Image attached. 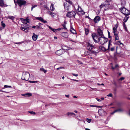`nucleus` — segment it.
I'll return each mask as SVG.
<instances>
[{"instance_id": "obj_33", "label": "nucleus", "mask_w": 130, "mask_h": 130, "mask_svg": "<svg viewBox=\"0 0 130 130\" xmlns=\"http://www.w3.org/2000/svg\"><path fill=\"white\" fill-rule=\"evenodd\" d=\"M129 18V17H126V16H125L124 19H123V21L124 22H126L128 20V18Z\"/></svg>"}, {"instance_id": "obj_58", "label": "nucleus", "mask_w": 130, "mask_h": 130, "mask_svg": "<svg viewBox=\"0 0 130 130\" xmlns=\"http://www.w3.org/2000/svg\"><path fill=\"white\" fill-rule=\"evenodd\" d=\"M37 6L36 5H35L34 6H32V7H31V11H32V9H33L35 8V7H36V6Z\"/></svg>"}, {"instance_id": "obj_26", "label": "nucleus", "mask_w": 130, "mask_h": 130, "mask_svg": "<svg viewBox=\"0 0 130 130\" xmlns=\"http://www.w3.org/2000/svg\"><path fill=\"white\" fill-rule=\"evenodd\" d=\"M113 32L114 35H118L119 33V32L117 31V29L116 30H113Z\"/></svg>"}, {"instance_id": "obj_20", "label": "nucleus", "mask_w": 130, "mask_h": 130, "mask_svg": "<svg viewBox=\"0 0 130 130\" xmlns=\"http://www.w3.org/2000/svg\"><path fill=\"white\" fill-rule=\"evenodd\" d=\"M68 116H73V117L76 116L75 114L73 112H68L67 113Z\"/></svg>"}, {"instance_id": "obj_64", "label": "nucleus", "mask_w": 130, "mask_h": 130, "mask_svg": "<svg viewBox=\"0 0 130 130\" xmlns=\"http://www.w3.org/2000/svg\"><path fill=\"white\" fill-rule=\"evenodd\" d=\"M119 66L118 65V64H117L115 65V68H117V67H119Z\"/></svg>"}, {"instance_id": "obj_51", "label": "nucleus", "mask_w": 130, "mask_h": 130, "mask_svg": "<svg viewBox=\"0 0 130 130\" xmlns=\"http://www.w3.org/2000/svg\"><path fill=\"white\" fill-rule=\"evenodd\" d=\"M36 28L37 29H40V28L39 27V25L38 24V25H36Z\"/></svg>"}, {"instance_id": "obj_27", "label": "nucleus", "mask_w": 130, "mask_h": 130, "mask_svg": "<svg viewBox=\"0 0 130 130\" xmlns=\"http://www.w3.org/2000/svg\"><path fill=\"white\" fill-rule=\"evenodd\" d=\"M123 25L124 27V29L125 30V31H128V30L127 29V28L126 26V25L124 23H123Z\"/></svg>"}, {"instance_id": "obj_38", "label": "nucleus", "mask_w": 130, "mask_h": 130, "mask_svg": "<svg viewBox=\"0 0 130 130\" xmlns=\"http://www.w3.org/2000/svg\"><path fill=\"white\" fill-rule=\"evenodd\" d=\"M1 23V25L4 28L5 27L6 25L4 23H3V22H2Z\"/></svg>"}, {"instance_id": "obj_57", "label": "nucleus", "mask_w": 130, "mask_h": 130, "mask_svg": "<svg viewBox=\"0 0 130 130\" xmlns=\"http://www.w3.org/2000/svg\"><path fill=\"white\" fill-rule=\"evenodd\" d=\"M26 20V23L27 24V23H29V19H27V18H26L25 19Z\"/></svg>"}, {"instance_id": "obj_7", "label": "nucleus", "mask_w": 130, "mask_h": 130, "mask_svg": "<svg viewBox=\"0 0 130 130\" xmlns=\"http://www.w3.org/2000/svg\"><path fill=\"white\" fill-rule=\"evenodd\" d=\"M64 6L65 10L67 11L72 10L71 8L72 7L71 5H70V4H67V3H64Z\"/></svg>"}, {"instance_id": "obj_34", "label": "nucleus", "mask_w": 130, "mask_h": 130, "mask_svg": "<svg viewBox=\"0 0 130 130\" xmlns=\"http://www.w3.org/2000/svg\"><path fill=\"white\" fill-rule=\"evenodd\" d=\"M104 38V39H103V41L104 42H103V43L104 44L106 42H107L108 41V38H106L105 37V38Z\"/></svg>"}, {"instance_id": "obj_23", "label": "nucleus", "mask_w": 130, "mask_h": 130, "mask_svg": "<svg viewBox=\"0 0 130 130\" xmlns=\"http://www.w3.org/2000/svg\"><path fill=\"white\" fill-rule=\"evenodd\" d=\"M38 25L40 28L42 29H43V28L44 27V26L43 25V24H42L41 23H39L38 24Z\"/></svg>"}, {"instance_id": "obj_17", "label": "nucleus", "mask_w": 130, "mask_h": 130, "mask_svg": "<svg viewBox=\"0 0 130 130\" xmlns=\"http://www.w3.org/2000/svg\"><path fill=\"white\" fill-rule=\"evenodd\" d=\"M37 20L41 21L43 22L44 23L47 22V21L44 20V19L41 17H37Z\"/></svg>"}, {"instance_id": "obj_6", "label": "nucleus", "mask_w": 130, "mask_h": 130, "mask_svg": "<svg viewBox=\"0 0 130 130\" xmlns=\"http://www.w3.org/2000/svg\"><path fill=\"white\" fill-rule=\"evenodd\" d=\"M69 50V49H63V48H62L59 50H58L56 51L55 53L56 54L60 56L63 54L64 53V50Z\"/></svg>"}, {"instance_id": "obj_4", "label": "nucleus", "mask_w": 130, "mask_h": 130, "mask_svg": "<svg viewBox=\"0 0 130 130\" xmlns=\"http://www.w3.org/2000/svg\"><path fill=\"white\" fill-rule=\"evenodd\" d=\"M76 14V13L75 11H72L68 12L67 14H66V15L67 17L69 18L73 17L75 18Z\"/></svg>"}, {"instance_id": "obj_55", "label": "nucleus", "mask_w": 130, "mask_h": 130, "mask_svg": "<svg viewBox=\"0 0 130 130\" xmlns=\"http://www.w3.org/2000/svg\"><path fill=\"white\" fill-rule=\"evenodd\" d=\"M25 28V30H27L26 31H25V32H26L28 31V30L29 29V27H26Z\"/></svg>"}, {"instance_id": "obj_61", "label": "nucleus", "mask_w": 130, "mask_h": 130, "mask_svg": "<svg viewBox=\"0 0 130 130\" xmlns=\"http://www.w3.org/2000/svg\"><path fill=\"white\" fill-rule=\"evenodd\" d=\"M44 8H45L46 9H49V8L48 7H47L46 5H44Z\"/></svg>"}, {"instance_id": "obj_5", "label": "nucleus", "mask_w": 130, "mask_h": 130, "mask_svg": "<svg viewBox=\"0 0 130 130\" xmlns=\"http://www.w3.org/2000/svg\"><path fill=\"white\" fill-rule=\"evenodd\" d=\"M30 75L29 73L27 72H25L23 75L22 79L26 81L28 80L30 77Z\"/></svg>"}, {"instance_id": "obj_25", "label": "nucleus", "mask_w": 130, "mask_h": 130, "mask_svg": "<svg viewBox=\"0 0 130 130\" xmlns=\"http://www.w3.org/2000/svg\"><path fill=\"white\" fill-rule=\"evenodd\" d=\"M85 34L86 35H87L89 32V30L87 28H85Z\"/></svg>"}, {"instance_id": "obj_14", "label": "nucleus", "mask_w": 130, "mask_h": 130, "mask_svg": "<svg viewBox=\"0 0 130 130\" xmlns=\"http://www.w3.org/2000/svg\"><path fill=\"white\" fill-rule=\"evenodd\" d=\"M114 58L116 59H117L118 57H120L121 56L120 54L117 52V51L114 54Z\"/></svg>"}, {"instance_id": "obj_54", "label": "nucleus", "mask_w": 130, "mask_h": 130, "mask_svg": "<svg viewBox=\"0 0 130 130\" xmlns=\"http://www.w3.org/2000/svg\"><path fill=\"white\" fill-rule=\"evenodd\" d=\"M107 96L112 97V95L111 93H109L108 95H107Z\"/></svg>"}, {"instance_id": "obj_30", "label": "nucleus", "mask_w": 130, "mask_h": 130, "mask_svg": "<svg viewBox=\"0 0 130 130\" xmlns=\"http://www.w3.org/2000/svg\"><path fill=\"white\" fill-rule=\"evenodd\" d=\"M115 27L113 28V30H116L117 29V28L118 27V26L117 25V23L114 25Z\"/></svg>"}, {"instance_id": "obj_52", "label": "nucleus", "mask_w": 130, "mask_h": 130, "mask_svg": "<svg viewBox=\"0 0 130 130\" xmlns=\"http://www.w3.org/2000/svg\"><path fill=\"white\" fill-rule=\"evenodd\" d=\"M62 26L65 29L67 30V28L66 27V25L65 24H62Z\"/></svg>"}, {"instance_id": "obj_49", "label": "nucleus", "mask_w": 130, "mask_h": 130, "mask_svg": "<svg viewBox=\"0 0 130 130\" xmlns=\"http://www.w3.org/2000/svg\"><path fill=\"white\" fill-rule=\"evenodd\" d=\"M29 82H30V83H37L38 82L37 81H29Z\"/></svg>"}, {"instance_id": "obj_50", "label": "nucleus", "mask_w": 130, "mask_h": 130, "mask_svg": "<svg viewBox=\"0 0 130 130\" xmlns=\"http://www.w3.org/2000/svg\"><path fill=\"white\" fill-rule=\"evenodd\" d=\"M108 37L109 38H111V37L110 36V33L109 32V31H108Z\"/></svg>"}, {"instance_id": "obj_3", "label": "nucleus", "mask_w": 130, "mask_h": 130, "mask_svg": "<svg viewBox=\"0 0 130 130\" xmlns=\"http://www.w3.org/2000/svg\"><path fill=\"white\" fill-rule=\"evenodd\" d=\"M120 10L121 11V12L125 15L128 16L130 14V11L124 7H122L120 9Z\"/></svg>"}, {"instance_id": "obj_15", "label": "nucleus", "mask_w": 130, "mask_h": 130, "mask_svg": "<svg viewBox=\"0 0 130 130\" xmlns=\"http://www.w3.org/2000/svg\"><path fill=\"white\" fill-rule=\"evenodd\" d=\"M60 35L63 37L66 38H67L68 36V35L67 32H62Z\"/></svg>"}, {"instance_id": "obj_63", "label": "nucleus", "mask_w": 130, "mask_h": 130, "mask_svg": "<svg viewBox=\"0 0 130 130\" xmlns=\"http://www.w3.org/2000/svg\"><path fill=\"white\" fill-rule=\"evenodd\" d=\"M99 102H100L101 101V100L100 99H98V98H96V99Z\"/></svg>"}, {"instance_id": "obj_36", "label": "nucleus", "mask_w": 130, "mask_h": 130, "mask_svg": "<svg viewBox=\"0 0 130 130\" xmlns=\"http://www.w3.org/2000/svg\"><path fill=\"white\" fill-rule=\"evenodd\" d=\"M90 106L91 107H102V106H99L94 105H90Z\"/></svg>"}, {"instance_id": "obj_21", "label": "nucleus", "mask_w": 130, "mask_h": 130, "mask_svg": "<svg viewBox=\"0 0 130 130\" xmlns=\"http://www.w3.org/2000/svg\"><path fill=\"white\" fill-rule=\"evenodd\" d=\"M70 31L72 33L75 34L76 33V31L72 27H71V28L70 29Z\"/></svg>"}, {"instance_id": "obj_59", "label": "nucleus", "mask_w": 130, "mask_h": 130, "mask_svg": "<svg viewBox=\"0 0 130 130\" xmlns=\"http://www.w3.org/2000/svg\"><path fill=\"white\" fill-rule=\"evenodd\" d=\"M21 30H23V31H24L25 30V27H21Z\"/></svg>"}, {"instance_id": "obj_48", "label": "nucleus", "mask_w": 130, "mask_h": 130, "mask_svg": "<svg viewBox=\"0 0 130 130\" xmlns=\"http://www.w3.org/2000/svg\"><path fill=\"white\" fill-rule=\"evenodd\" d=\"M26 20L25 19H24L23 20L22 22L24 24H27L26 23Z\"/></svg>"}, {"instance_id": "obj_37", "label": "nucleus", "mask_w": 130, "mask_h": 130, "mask_svg": "<svg viewBox=\"0 0 130 130\" xmlns=\"http://www.w3.org/2000/svg\"><path fill=\"white\" fill-rule=\"evenodd\" d=\"M90 54V53L88 51H85V54L86 55H89Z\"/></svg>"}, {"instance_id": "obj_43", "label": "nucleus", "mask_w": 130, "mask_h": 130, "mask_svg": "<svg viewBox=\"0 0 130 130\" xmlns=\"http://www.w3.org/2000/svg\"><path fill=\"white\" fill-rule=\"evenodd\" d=\"M126 3V2L124 1H123L121 2V4L122 5H124Z\"/></svg>"}, {"instance_id": "obj_53", "label": "nucleus", "mask_w": 130, "mask_h": 130, "mask_svg": "<svg viewBox=\"0 0 130 130\" xmlns=\"http://www.w3.org/2000/svg\"><path fill=\"white\" fill-rule=\"evenodd\" d=\"M110 51H114L115 50V47H111L110 48Z\"/></svg>"}, {"instance_id": "obj_16", "label": "nucleus", "mask_w": 130, "mask_h": 130, "mask_svg": "<svg viewBox=\"0 0 130 130\" xmlns=\"http://www.w3.org/2000/svg\"><path fill=\"white\" fill-rule=\"evenodd\" d=\"M8 6L6 4L4 3L3 0H1V6L2 7H6Z\"/></svg>"}, {"instance_id": "obj_32", "label": "nucleus", "mask_w": 130, "mask_h": 130, "mask_svg": "<svg viewBox=\"0 0 130 130\" xmlns=\"http://www.w3.org/2000/svg\"><path fill=\"white\" fill-rule=\"evenodd\" d=\"M14 17L13 16H8L7 17V18L10 19L12 20H14Z\"/></svg>"}, {"instance_id": "obj_45", "label": "nucleus", "mask_w": 130, "mask_h": 130, "mask_svg": "<svg viewBox=\"0 0 130 130\" xmlns=\"http://www.w3.org/2000/svg\"><path fill=\"white\" fill-rule=\"evenodd\" d=\"M28 112L29 113H30L31 114H33V115H35L36 114V113L35 112H34L33 111H28Z\"/></svg>"}, {"instance_id": "obj_11", "label": "nucleus", "mask_w": 130, "mask_h": 130, "mask_svg": "<svg viewBox=\"0 0 130 130\" xmlns=\"http://www.w3.org/2000/svg\"><path fill=\"white\" fill-rule=\"evenodd\" d=\"M101 20V18L99 16H96L94 18V21L95 23H98L99 21Z\"/></svg>"}, {"instance_id": "obj_13", "label": "nucleus", "mask_w": 130, "mask_h": 130, "mask_svg": "<svg viewBox=\"0 0 130 130\" xmlns=\"http://www.w3.org/2000/svg\"><path fill=\"white\" fill-rule=\"evenodd\" d=\"M103 3L102 4H101L100 6V9H101L102 8L104 7H107L108 6L110 5V4L108 3Z\"/></svg>"}, {"instance_id": "obj_28", "label": "nucleus", "mask_w": 130, "mask_h": 130, "mask_svg": "<svg viewBox=\"0 0 130 130\" xmlns=\"http://www.w3.org/2000/svg\"><path fill=\"white\" fill-rule=\"evenodd\" d=\"M80 10H79V9L78 8V11L79 12H83L82 13V14H85V12H84L83 11V10L81 8H80Z\"/></svg>"}, {"instance_id": "obj_56", "label": "nucleus", "mask_w": 130, "mask_h": 130, "mask_svg": "<svg viewBox=\"0 0 130 130\" xmlns=\"http://www.w3.org/2000/svg\"><path fill=\"white\" fill-rule=\"evenodd\" d=\"M77 62L80 64H83V63L82 62L80 61L79 60H77Z\"/></svg>"}, {"instance_id": "obj_47", "label": "nucleus", "mask_w": 130, "mask_h": 130, "mask_svg": "<svg viewBox=\"0 0 130 130\" xmlns=\"http://www.w3.org/2000/svg\"><path fill=\"white\" fill-rule=\"evenodd\" d=\"M120 41H118L117 42H116L115 43H114V44H116L118 45H119L120 44Z\"/></svg>"}, {"instance_id": "obj_9", "label": "nucleus", "mask_w": 130, "mask_h": 130, "mask_svg": "<svg viewBox=\"0 0 130 130\" xmlns=\"http://www.w3.org/2000/svg\"><path fill=\"white\" fill-rule=\"evenodd\" d=\"M97 31L98 33L97 36L98 37H99V36L102 37V38H105V37L103 35V32L100 28H99L97 29Z\"/></svg>"}, {"instance_id": "obj_35", "label": "nucleus", "mask_w": 130, "mask_h": 130, "mask_svg": "<svg viewBox=\"0 0 130 130\" xmlns=\"http://www.w3.org/2000/svg\"><path fill=\"white\" fill-rule=\"evenodd\" d=\"M40 70L41 71H42L44 73H46L47 72V71L46 70L44 69L43 68H41L40 69Z\"/></svg>"}, {"instance_id": "obj_12", "label": "nucleus", "mask_w": 130, "mask_h": 130, "mask_svg": "<svg viewBox=\"0 0 130 130\" xmlns=\"http://www.w3.org/2000/svg\"><path fill=\"white\" fill-rule=\"evenodd\" d=\"M47 26L51 30L54 32H56V30L59 31L61 29V28H60L58 29H54L52 28L51 27L48 25H47Z\"/></svg>"}, {"instance_id": "obj_2", "label": "nucleus", "mask_w": 130, "mask_h": 130, "mask_svg": "<svg viewBox=\"0 0 130 130\" xmlns=\"http://www.w3.org/2000/svg\"><path fill=\"white\" fill-rule=\"evenodd\" d=\"M91 36L94 41V42L95 43H98L99 41L101 44H104L103 41L101 40V38H102V37H100L99 38V37L95 33L92 34Z\"/></svg>"}, {"instance_id": "obj_29", "label": "nucleus", "mask_w": 130, "mask_h": 130, "mask_svg": "<svg viewBox=\"0 0 130 130\" xmlns=\"http://www.w3.org/2000/svg\"><path fill=\"white\" fill-rule=\"evenodd\" d=\"M65 0L66 1V3H67V4H70V5L72 3V2L70 0Z\"/></svg>"}, {"instance_id": "obj_60", "label": "nucleus", "mask_w": 130, "mask_h": 130, "mask_svg": "<svg viewBox=\"0 0 130 130\" xmlns=\"http://www.w3.org/2000/svg\"><path fill=\"white\" fill-rule=\"evenodd\" d=\"M72 75L74 76H75L76 77H77L78 76V75L77 74H74V73H72Z\"/></svg>"}, {"instance_id": "obj_39", "label": "nucleus", "mask_w": 130, "mask_h": 130, "mask_svg": "<svg viewBox=\"0 0 130 130\" xmlns=\"http://www.w3.org/2000/svg\"><path fill=\"white\" fill-rule=\"evenodd\" d=\"M91 120L92 119H91L87 118L86 119L87 122L88 123H90L91 122Z\"/></svg>"}, {"instance_id": "obj_44", "label": "nucleus", "mask_w": 130, "mask_h": 130, "mask_svg": "<svg viewBox=\"0 0 130 130\" xmlns=\"http://www.w3.org/2000/svg\"><path fill=\"white\" fill-rule=\"evenodd\" d=\"M48 13L51 15H53V16L54 15H53L54 14V13L50 11H49L48 12Z\"/></svg>"}, {"instance_id": "obj_46", "label": "nucleus", "mask_w": 130, "mask_h": 130, "mask_svg": "<svg viewBox=\"0 0 130 130\" xmlns=\"http://www.w3.org/2000/svg\"><path fill=\"white\" fill-rule=\"evenodd\" d=\"M115 40H119V38L118 36V35H115Z\"/></svg>"}, {"instance_id": "obj_1", "label": "nucleus", "mask_w": 130, "mask_h": 130, "mask_svg": "<svg viewBox=\"0 0 130 130\" xmlns=\"http://www.w3.org/2000/svg\"><path fill=\"white\" fill-rule=\"evenodd\" d=\"M87 49L91 54H98L99 52V49L96 47L89 42H87Z\"/></svg>"}, {"instance_id": "obj_8", "label": "nucleus", "mask_w": 130, "mask_h": 130, "mask_svg": "<svg viewBox=\"0 0 130 130\" xmlns=\"http://www.w3.org/2000/svg\"><path fill=\"white\" fill-rule=\"evenodd\" d=\"M17 3L20 7H21L22 6L25 5L26 3V2L23 0H18Z\"/></svg>"}, {"instance_id": "obj_24", "label": "nucleus", "mask_w": 130, "mask_h": 130, "mask_svg": "<svg viewBox=\"0 0 130 130\" xmlns=\"http://www.w3.org/2000/svg\"><path fill=\"white\" fill-rule=\"evenodd\" d=\"M99 48L104 51H106L107 50L104 47L102 46H99Z\"/></svg>"}, {"instance_id": "obj_31", "label": "nucleus", "mask_w": 130, "mask_h": 130, "mask_svg": "<svg viewBox=\"0 0 130 130\" xmlns=\"http://www.w3.org/2000/svg\"><path fill=\"white\" fill-rule=\"evenodd\" d=\"M124 111V110L121 108H119L115 110V111H116V112H122L123 111Z\"/></svg>"}, {"instance_id": "obj_40", "label": "nucleus", "mask_w": 130, "mask_h": 130, "mask_svg": "<svg viewBox=\"0 0 130 130\" xmlns=\"http://www.w3.org/2000/svg\"><path fill=\"white\" fill-rule=\"evenodd\" d=\"M125 79V78L123 77H122L120 78L118 80V81H122L123 80Z\"/></svg>"}, {"instance_id": "obj_62", "label": "nucleus", "mask_w": 130, "mask_h": 130, "mask_svg": "<svg viewBox=\"0 0 130 130\" xmlns=\"http://www.w3.org/2000/svg\"><path fill=\"white\" fill-rule=\"evenodd\" d=\"M116 112L115 111V110L113 112L111 113V115H113V114L115 113Z\"/></svg>"}, {"instance_id": "obj_10", "label": "nucleus", "mask_w": 130, "mask_h": 130, "mask_svg": "<svg viewBox=\"0 0 130 130\" xmlns=\"http://www.w3.org/2000/svg\"><path fill=\"white\" fill-rule=\"evenodd\" d=\"M98 113L100 116H103L106 114V112L102 108L100 109L98 111Z\"/></svg>"}, {"instance_id": "obj_22", "label": "nucleus", "mask_w": 130, "mask_h": 130, "mask_svg": "<svg viewBox=\"0 0 130 130\" xmlns=\"http://www.w3.org/2000/svg\"><path fill=\"white\" fill-rule=\"evenodd\" d=\"M50 9L52 11H53L54 10L55 8H54V5L53 4H51V5L50 6Z\"/></svg>"}, {"instance_id": "obj_19", "label": "nucleus", "mask_w": 130, "mask_h": 130, "mask_svg": "<svg viewBox=\"0 0 130 130\" xmlns=\"http://www.w3.org/2000/svg\"><path fill=\"white\" fill-rule=\"evenodd\" d=\"M32 94L31 93H27L24 94H22V95L23 96H32Z\"/></svg>"}, {"instance_id": "obj_41", "label": "nucleus", "mask_w": 130, "mask_h": 130, "mask_svg": "<svg viewBox=\"0 0 130 130\" xmlns=\"http://www.w3.org/2000/svg\"><path fill=\"white\" fill-rule=\"evenodd\" d=\"M111 45L112 44H111V43L108 42V48L107 49V50H109V48H110V45Z\"/></svg>"}, {"instance_id": "obj_18", "label": "nucleus", "mask_w": 130, "mask_h": 130, "mask_svg": "<svg viewBox=\"0 0 130 130\" xmlns=\"http://www.w3.org/2000/svg\"><path fill=\"white\" fill-rule=\"evenodd\" d=\"M32 38L33 40L34 41H36L38 38V36L36 35L34 33H33Z\"/></svg>"}, {"instance_id": "obj_42", "label": "nucleus", "mask_w": 130, "mask_h": 130, "mask_svg": "<svg viewBox=\"0 0 130 130\" xmlns=\"http://www.w3.org/2000/svg\"><path fill=\"white\" fill-rule=\"evenodd\" d=\"M11 86H8L7 85H5L4 86V88H11Z\"/></svg>"}]
</instances>
